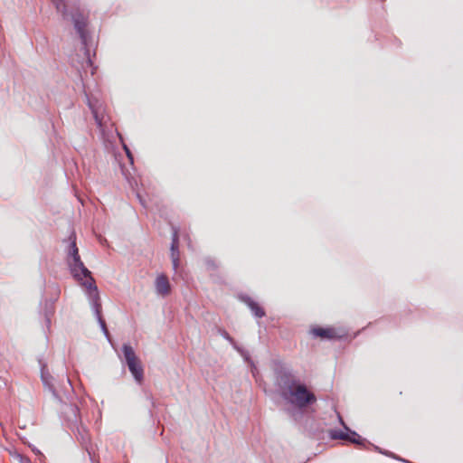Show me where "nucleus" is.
Masks as SVG:
<instances>
[{"label": "nucleus", "mask_w": 463, "mask_h": 463, "mask_svg": "<svg viewBox=\"0 0 463 463\" xmlns=\"http://www.w3.org/2000/svg\"><path fill=\"white\" fill-rule=\"evenodd\" d=\"M276 379L281 397L292 406L305 410L317 402L315 393L289 370L279 369Z\"/></svg>", "instance_id": "1"}, {"label": "nucleus", "mask_w": 463, "mask_h": 463, "mask_svg": "<svg viewBox=\"0 0 463 463\" xmlns=\"http://www.w3.org/2000/svg\"><path fill=\"white\" fill-rule=\"evenodd\" d=\"M69 241L70 246L68 250V264L71 275L79 281L82 280L83 278L87 279L86 281H90L93 278L91 277L90 271L85 267L84 263L80 260L79 250L76 244L75 232H72L70 235Z\"/></svg>", "instance_id": "2"}, {"label": "nucleus", "mask_w": 463, "mask_h": 463, "mask_svg": "<svg viewBox=\"0 0 463 463\" xmlns=\"http://www.w3.org/2000/svg\"><path fill=\"white\" fill-rule=\"evenodd\" d=\"M71 20L74 24V28L76 29L80 40L81 43L85 49L86 60L82 64V67H92V61L90 57L89 50H87V41H88V17L81 12L77 9L75 12L71 14Z\"/></svg>", "instance_id": "3"}, {"label": "nucleus", "mask_w": 463, "mask_h": 463, "mask_svg": "<svg viewBox=\"0 0 463 463\" xmlns=\"http://www.w3.org/2000/svg\"><path fill=\"white\" fill-rule=\"evenodd\" d=\"M82 285L87 288L89 298L92 306V308L94 310L95 316L99 321V324L103 331V333L109 336V333L106 325L105 320L102 317L101 312H102V307L100 302V297L98 290V288L95 284L94 279H91L90 281H84Z\"/></svg>", "instance_id": "4"}, {"label": "nucleus", "mask_w": 463, "mask_h": 463, "mask_svg": "<svg viewBox=\"0 0 463 463\" xmlns=\"http://www.w3.org/2000/svg\"><path fill=\"white\" fill-rule=\"evenodd\" d=\"M124 357L130 373L137 383H141L144 378V370L140 360L136 355L134 349L129 345H124L122 347Z\"/></svg>", "instance_id": "5"}, {"label": "nucleus", "mask_w": 463, "mask_h": 463, "mask_svg": "<svg viewBox=\"0 0 463 463\" xmlns=\"http://www.w3.org/2000/svg\"><path fill=\"white\" fill-rule=\"evenodd\" d=\"M88 105L93 114V118L98 127L100 129L107 128L110 118L106 113L104 103L96 98H88Z\"/></svg>", "instance_id": "6"}, {"label": "nucleus", "mask_w": 463, "mask_h": 463, "mask_svg": "<svg viewBox=\"0 0 463 463\" xmlns=\"http://www.w3.org/2000/svg\"><path fill=\"white\" fill-rule=\"evenodd\" d=\"M340 423L344 428L349 431V433L343 432L342 430H330V437L333 439L346 440L354 444L364 446L365 439L359 436L356 432L351 431L344 422L342 417L338 414Z\"/></svg>", "instance_id": "7"}, {"label": "nucleus", "mask_w": 463, "mask_h": 463, "mask_svg": "<svg viewBox=\"0 0 463 463\" xmlns=\"http://www.w3.org/2000/svg\"><path fill=\"white\" fill-rule=\"evenodd\" d=\"M77 439L80 442V444L85 448L86 451L88 452L90 460L92 462H96L94 457L95 453L92 448V445L90 444V436L89 434L88 430L80 423V426L77 427Z\"/></svg>", "instance_id": "8"}, {"label": "nucleus", "mask_w": 463, "mask_h": 463, "mask_svg": "<svg viewBox=\"0 0 463 463\" xmlns=\"http://www.w3.org/2000/svg\"><path fill=\"white\" fill-rule=\"evenodd\" d=\"M171 260L173 268L176 271L180 265V251H179V235L178 230L173 227L172 243H171Z\"/></svg>", "instance_id": "9"}, {"label": "nucleus", "mask_w": 463, "mask_h": 463, "mask_svg": "<svg viewBox=\"0 0 463 463\" xmlns=\"http://www.w3.org/2000/svg\"><path fill=\"white\" fill-rule=\"evenodd\" d=\"M311 334L316 337L329 340L340 338L342 336L335 327L316 326L311 329Z\"/></svg>", "instance_id": "10"}, {"label": "nucleus", "mask_w": 463, "mask_h": 463, "mask_svg": "<svg viewBox=\"0 0 463 463\" xmlns=\"http://www.w3.org/2000/svg\"><path fill=\"white\" fill-rule=\"evenodd\" d=\"M156 292L157 295L165 298L171 293V285L166 275L160 274L155 281Z\"/></svg>", "instance_id": "11"}, {"label": "nucleus", "mask_w": 463, "mask_h": 463, "mask_svg": "<svg viewBox=\"0 0 463 463\" xmlns=\"http://www.w3.org/2000/svg\"><path fill=\"white\" fill-rule=\"evenodd\" d=\"M239 298L241 301H242L245 305L249 307V308L251 310V312L256 317L260 318L265 317L266 313L264 308L260 307L256 301H254L250 296L241 295Z\"/></svg>", "instance_id": "12"}, {"label": "nucleus", "mask_w": 463, "mask_h": 463, "mask_svg": "<svg viewBox=\"0 0 463 463\" xmlns=\"http://www.w3.org/2000/svg\"><path fill=\"white\" fill-rule=\"evenodd\" d=\"M54 5L58 13H60L63 19H67L69 16L68 6L66 0H51Z\"/></svg>", "instance_id": "13"}, {"label": "nucleus", "mask_w": 463, "mask_h": 463, "mask_svg": "<svg viewBox=\"0 0 463 463\" xmlns=\"http://www.w3.org/2000/svg\"><path fill=\"white\" fill-rule=\"evenodd\" d=\"M42 380H43V383L49 387L50 391L55 396H57L55 389L53 388V386H52V384L51 383V381L52 380V377L51 375H49V374H45L44 373H42Z\"/></svg>", "instance_id": "14"}, {"label": "nucleus", "mask_w": 463, "mask_h": 463, "mask_svg": "<svg viewBox=\"0 0 463 463\" xmlns=\"http://www.w3.org/2000/svg\"><path fill=\"white\" fill-rule=\"evenodd\" d=\"M205 263H206L208 269H210V270H217L219 268V265L213 260H211V259L206 260Z\"/></svg>", "instance_id": "15"}, {"label": "nucleus", "mask_w": 463, "mask_h": 463, "mask_svg": "<svg viewBox=\"0 0 463 463\" xmlns=\"http://www.w3.org/2000/svg\"><path fill=\"white\" fill-rule=\"evenodd\" d=\"M218 332L231 344H234V339L229 335V333L226 330L222 328H218Z\"/></svg>", "instance_id": "16"}, {"label": "nucleus", "mask_w": 463, "mask_h": 463, "mask_svg": "<svg viewBox=\"0 0 463 463\" xmlns=\"http://www.w3.org/2000/svg\"><path fill=\"white\" fill-rule=\"evenodd\" d=\"M124 147H125L126 153L128 155V157L130 159L131 162H133V157H132V155H131L129 149L126 146Z\"/></svg>", "instance_id": "17"}, {"label": "nucleus", "mask_w": 463, "mask_h": 463, "mask_svg": "<svg viewBox=\"0 0 463 463\" xmlns=\"http://www.w3.org/2000/svg\"><path fill=\"white\" fill-rule=\"evenodd\" d=\"M72 411H74V413H76L79 411V409L78 407L74 406L72 407Z\"/></svg>", "instance_id": "18"}]
</instances>
